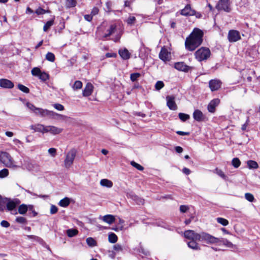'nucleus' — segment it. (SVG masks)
Segmentation results:
<instances>
[{
  "mask_svg": "<svg viewBox=\"0 0 260 260\" xmlns=\"http://www.w3.org/2000/svg\"><path fill=\"white\" fill-rule=\"evenodd\" d=\"M76 4V0H67L66 1V6L69 8L75 7Z\"/></svg>",
  "mask_w": 260,
  "mask_h": 260,
  "instance_id": "nucleus-49",
  "label": "nucleus"
},
{
  "mask_svg": "<svg viewBox=\"0 0 260 260\" xmlns=\"http://www.w3.org/2000/svg\"><path fill=\"white\" fill-rule=\"evenodd\" d=\"M0 87L3 88H12L14 87L13 82H0Z\"/></svg>",
  "mask_w": 260,
  "mask_h": 260,
  "instance_id": "nucleus-36",
  "label": "nucleus"
},
{
  "mask_svg": "<svg viewBox=\"0 0 260 260\" xmlns=\"http://www.w3.org/2000/svg\"><path fill=\"white\" fill-rule=\"evenodd\" d=\"M49 118L58 119H64L67 118V116L51 111Z\"/></svg>",
  "mask_w": 260,
  "mask_h": 260,
  "instance_id": "nucleus-25",
  "label": "nucleus"
},
{
  "mask_svg": "<svg viewBox=\"0 0 260 260\" xmlns=\"http://www.w3.org/2000/svg\"><path fill=\"white\" fill-rule=\"evenodd\" d=\"M31 73L33 76L38 77L40 80L43 81L48 80L49 78V75L47 73L42 71L41 69L38 67L34 68L31 70Z\"/></svg>",
  "mask_w": 260,
  "mask_h": 260,
  "instance_id": "nucleus-8",
  "label": "nucleus"
},
{
  "mask_svg": "<svg viewBox=\"0 0 260 260\" xmlns=\"http://www.w3.org/2000/svg\"><path fill=\"white\" fill-rule=\"evenodd\" d=\"M54 24V20L52 19L51 20H49L47 21L43 27V30L44 31H47L48 30V29H50L51 26H52Z\"/></svg>",
  "mask_w": 260,
  "mask_h": 260,
  "instance_id": "nucleus-37",
  "label": "nucleus"
},
{
  "mask_svg": "<svg viewBox=\"0 0 260 260\" xmlns=\"http://www.w3.org/2000/svg\"><path fill=\"white\" fill-rule=\"evenodd\" d=\"M52 106L56 110L58 111H61L64 109V106L58 103L54 104Z\"/></svg>",
  "mask_w": 260,
  "mask_h": 260,
  "instance_id": "nucleus-51",
  "label": "nucleus"
},
{
  "mask_svg": "<svg viewBox=\"0 0 260 260\" xmlns=\"http://www.w3.org/2000/svg\"><path fill=\"white\" fill-rule=\"evenodd\" d=\"M159 57L164 61H169L171 58V52L165 47H162L159 54Z\"/></svg>",
  "mask_w": 260,
  "mask_h": 260,
  "instance_id": "nucleus-13",
  "label": "nucleus"
},
{
  "mask_svg": "<svg viewBox=\"0 0 260 260\" xmlns=\"http://www.w3.org/2000/svg\"><path fill=\"white\" fill-rule=\"evenodd\" d=\"M0 162L5 167L12 169H17L20 168V166L16 164L12 156L7 152H0Z\"/></svg>",
  "mask_w": 260,
  "mask_h": 260,
  "instance_id": "nucleus-2",
  "label": "nucleus"
},
{
  "mask_svg": "<svg viewBox=\"0 0 260 260\" xmlns=\"http://www.w3.org/2000/svg\"><path fill=\"white\" fill-rule=\"evenodd\" d=\"M117 236L114 233H111L108 236V240L110 243H115L117 241Z\"/></svg>",
  "mask_w": 260,
  "mask_h": 260,
  "instance_id": "nucleus-34",
  "label": "nucleus"
},
{
  "mask_svg": "<svg viewBox=\"0 0 260 260\" xmlns=\"http://www.w3.org/2000/svg\"><path fill=\"white\" fill-rule=\"evenodd\" d=\"M22 169L34 173L41 171V167L39 164L30 161L25 162L22 166Z\"/></svg>",
  "mask_w": 260,
  "mask_h": 260,
  "instance_id": "nucleus-9",
  "label": "nucleus"
},
{
  "mask_svg": "<svg viewBox=\"0 0 260 260\" xmlns=\"http://www.w3.org/2000/svg\"><path fill=\"white\" fill-rule=\"evenodd\" d=\"M119 54L123 59H127L130 57V53L126 49L119 50Z\"/></svg>",
  "mask_w": 260,
  "mask_h": 260,
  "instance_id": "nucleus-26",
  "label": "nucleus"
},
{
  "mask_svg": "<svg viewBox=\"0 0 260 260\" xmlns=\"http://www.w3.org/2000/svg\"><path fill=\"white\" fill-rule=\"evenodd\" d=\"M113 249L116 252H120V251H122L123 250L122 246L119 244H117L114 245L113 246Z\"/></svg>",
  "mask_w": 260,
  "mask_h": 260,
  "instance_id": "nucleus-55",
  "label": "nucleus"
},
{
  "mask_svg": "<svg viewBox=\"0 0 260 260\" xmlns=\"http://www.w3.org/2000/svg\"><path fill=\"white\" fill-rule=\"evenodd\" d=\"M193 117L197 121H204L205 116L202 112L198 109L195 110L193 113Z\"/></svg>",
  "mask_w": 260,
  "mask_h": 260,
  "instance_id": "nucleus-19",
  "label": "nucleus"
},
{
  "mask_svg": "<svg viewBox=\"0 0 260 260\" xmlns=\"http://www.w3.org/2000/svg\"><path fill=\"white\" fill-rule=\"evenodd\" d=\"M210 49L205 47L199 48L194 53L195 57L199 61L206 60L210 57Z\"/></svg>",
  "mask_w": 260,
  "mask_h": 260,
  "instance_id": "nucleus-3",
  "label": "nucleus"
},
{
  "mask_svg": "<svg viewBox=\"0 0 260 260\" xmlns=\"http://www.w3.org/2000/svg\"><path fill=\"white\" fill-rule=\"evenodd\" d=\"M200 236V241H204L206 243L209 244H216L219 246L220 245L219 244L220 241H221L220 238H216L206 233H201Z\"/></svg>",
  "mask_w": 260,
  "mask_h": 260,
  "instance_id": "nucleus-5",
  "label": "nucleus"
},
{
  "mask_svg": "<svg viewBox=\"0 0 260 260\" xmlns=\"http://www.w3.org/2000/svg\"><path fill=\"white\" fill-rule=\"evenodd\" d=\"M232 165L236 168H238L241 165V161L238 158H234L232 161Z\"/></svg>",
  "mask_w": 260,
  "mask_h": 260,
  "instance_id": "nucleus-45",
  "label": "nucleus"
},
{
  "mask_svg": "<svg viewBox=\"0 0 260 260\" xmlns=\"http://www.w3.org/2000/svg\"><path fill=\"white\" fill-rule=\"evenodd\" d=\"M48 152L51 156L54 157L56 154V149L54 148H51L48 149Z\"/></svg>",
  "mask_w": 260,
  "mask_h": 260,
  "instance_id": "nucleus-56",
  "label": "nucleus"
},
{
  "mask_svg": "<svg viewBox=\"0 0 260 260\" xmlns=\"http://www.w3.org/2000/svg\"><path fill=\"white\" fill-rule=\"evenodd\" d=\"M178 116L180 120H181L182 121H185L190 118L189 115L182 113H179Z\"/></svg>",
  "mask_w": 260,
  "mask_h": 260,
  "instance_id": "nucleus-43",
  "label": "nucleus"
},
{
  "mask_svg": "<svg viewBox=\"0 0 260 260\" xmlns=\"http://www.w3.org/2000/svg\"><path fill=\"white\" fill-rule=\"evenodd\" d=\"M7 198H3L0 196V211H4L6 208Z\"/></svg>",
  "mask_w": 260,
  "mask_h": 260,
  "instance_id": "nucleus-32",
  "label": "nucleus"
},
{
  "mask_svg": "<svg viewBox=\"0 0 260 260\" xmlns=\"http://www.w3.org/2000/svg\"><path fill=\"white\" fill-rule=\"evenodd\" d=\"M20 203L21 202L18 199L7 198L6 209L12 214L16 215L17 214L16 207L20 205Z\"/></svg>",
  "mask_w": 260,
  "mask_h": 260,
  "instance_id": "nucleus-4",
  "label": "nucleus"
},
{
  "mask_svg": "<svg viewBox=\"0 0 260 260\" xmlns=\"http://www.w3.org/2000/svg\"><path fill=\"white\" fill-rule=\"evenodd\" d=\"M9 174V170L7 169H3L0 171V178L7 177Z\"/></svg>",
  "mask_w": 260,
  "mask_h": 260,
  "instance_id": "nucleus-42",
  "label": "nucleus"
},
{
  "mask_svg": "<svg viewBox=\"0 0 260 260\" xmlns=\"http://www.w3.org/2000/svg\"><path fill=\"white\" fill-rule=\"evenodd\" d=\"M26 105L29 109L34 112L36 115L42 117V113L43 109L37 108L34 105L29 103H27Z\"/></svg>",
  "mask_w": 260,
  "mask_h": 260,
  "instance_id": "nucleus-21",
  "label": "nucleus"
},
{
  "mask_svg": "<svg viewBox=\"0 0 260 260\" xmlns=\"http://www.w3.org/2000/svg\"><path fill=\"white\" fill-rule=\"evenodd\" d=\"M63 129L54 125H46L45 133H49L53 135L60 134Z\"/></svg>",
  "mask_w": 260,
  "mask_h": 260,
  "instance_id": "nucleus-14",
  "label": "nucleus"
},
{
  "mask_svg": "<svg viewBox=\"0 0 260 260\" xmlns=\"http://www.w3.org/2000/svg\"><path fill=\"white\" fill-rule=\"evenodd\" d=\"M142 76L143 75L140 73H135L132 74L130 77L132 81H135L137 80H141Z\"/></svg>",
  "mask_w": 260,
  "mask_h": 260,
  "instance_id": "nucleus-33",
  "label": "nucleus"
},
{
  "mask_svg": "<svg viewBox=\"0 0 260 260\" xmlns=\"http://www.w3.org/2000/svg\"><path fill=\"white\" fill-rule=\"evenodd\" d=\"M50 12V11L49 10H45L43 9H42V8H38L36 10V12L35 13L37 14V15H42V14H45V13H49Z\"/></svg>",
  "mask_w": 260,
  "mask_h": 260,
  "instance_id": "nucleus-48",
  "label": "nucleus"
},
{
  "mask_svg": "<svg viewBox=\"0 0 260 260\" xmlns=\"http://www.w3.org/2000/svg\"><path fill=\"white\" fill-rule=\"evenodd\" d=\"M216 221L218 223H219L223 226H226L229 223V221L227 219L222 218V217L217 218Z\"/></svg>",
  "mask_w": 260,
  "mask_h": 260,
  "instance_id": "nucleus-40",
  "label": "nucleus"
},
{
  "mask_svg": "<svg viewBox=\"0 0 260 260\" xmlns=\"http://www.w3.org/2000/svg\"><path fill=\"white\" fill-rule=\"evenodd\" d=\"M200 235L201 234L197 233L192 230H187L184 233V237L190 240H198L200 241Z\"/></svg>",
  "mask_w": 260,
  "mask_h": 260,
  "instance_id": "nucleus-11",
  "label": "nucleus"
},
{
  "mask_svg": "<svg viewBox=\"0 0 260 260\" xmlns=\"http://www.w3.org/2000/svg\"><path fill=\"white\" fill-rule=\"evenodd\" d=\"M209 86L211 91H216L220 88L221 82H209Z\"/></svg>",
  "mask_w": 260,
  "mask_h": 260,
  "instance_id": "nucleus-27",
  "label": "nucleus"
},
{
  "mask_svg": "<svg viewBox=\"0 0 260 260\" xmlns=\"http://www.w3.org/2000/svg\"><path fill=\"white\" fill-rule=\"evenodd\" d=\"M247 165L249 169H257L258 167L257 163L253 160H248Z\"/></svg>",
  "mask_w": 260,
  "mask_h": 260,
  "instance_id": "nucleus-41",
  "label": "nucleus"
},
{
  "mask_svg": "<svg viewBox=\"0 0 260 260\" xmlns=\"http://www.w3.org/2000/svg\"><path fill=\"white\" fill-rule=\"evenodd\" d=\"M188 209V207L185 205H181L180 207V211L182 213L186 212Z\"/></svg>",
  "mask_w": 260,
  "mask_h": 260,
  "instance_id": "nucleus-61",
  "label": "nucleus"
},
{
  "mask_svg": "<svg viewBox=\"0 0 260 260\" xmlns=\"http://www.w3.org/2000/svg\"><path fill=\"white\" fill-rule=\"evenodd\" d=\"M203 32L201 29L195 28L189 36L186 39L185 45L189 51H193L203 42Z\"/></svg>",
  "mask_w": 260,
  "mask_h": 260,
  "instance_id": "nucleus-1",
  "label": "nucleus"
},
{
  "mask_svg": "<svg viewBox=\"0 0 260 260\" xmlns=\"http://www.w3.org/2000/svg\"><path fill=\"white\" fill-rule=\"evenodd\" d=\"M72 87L74 90H78L81 89L82 87V82H74Z\"/></svg>",
  "mask_w": 260,
  "mask_h": 260,
  "instance_id": "nucleus-50",
  "label": "nucleus"
},
{
  "mask_svg": "<svg viewBox=\"0 0 260 260\" xmlns=\"http://www.w3.org/2000/svg\"><path fill=\"white\" fill-rule=\"evenodd\" d=\"M245 198L246 199V200L250 202H252L254 200V196L251 193L247 192L245 193Z\"/></svg>",
  "mask_w": 260,
  "mask_h": 260,
  "instance_id": "nucleus-46",
  "label": "nucleus"
},
{
  "mask_svg": "<svg viewBox=\"0 0 260 260\" xmlns=\"http://www.w3.org/2000/svg\"><path fill=\"white\" fill-rule=\"evenodd\" d=\"M167 105L171 110H176L177 106L175 101V97L172 95H168L166 96Z\"/></svg>",
  "mask_w": 260,
  "mask_h": 260,
  "instance_id": "nucleus-15",
  "label": "nucleus"
},
{
  "mask_svg": "<svg viewBox=\"0 0 260 260\" xmlns=\"http://www.w3.org/2000/svg\"><path fill=\"white\" fill-rule=\"evenodd\" d=\"M134 200H136L137 203L139 205L143 204L144 203V200L143 199L139 198L136 196L134 197Z\"/></svg>",
  "mask_w": 260,
  "mask_h": 260,
  "instance_id": "nucleus-58",
  "label": "nucleus"
},
{
  "mask_svg": "<svg viewBox=\"0 0 260 260\" xmlns=\"http://www.w3.org/2000/svg\"><path fill=\"white\" fill-rule=\"evenodd\" d=\"M77 154V150L72 149L68 152L64 160V167L66 169H69L73 164L74 159Z\"/></svg>",
  "mask_w": 260,
  "mask_h": 260,
  "instance_id": "nucleus-6",
  "label": "nucleus"
},
{
  "mask_svg": "<svg viewBox=\"0 0 260 260\" xmlns=\"http://www.w3.org/2000/svg\"><path fill=\"white\" fill-rule=\"evenodd\" d=\"M220 240L221 241H220L219 243L220 245H223L228 248H234V245H233V244L232 242L228 241L227 239L221 238Z\"/></svg>",
  "mask_w": 260,
  "mask_h": 260,
  "instance_id": "nucleus-29",
  "label": "nucleus"
},
{
  "mask_svg": "<svg viewBox=\"0 0 260 260\" xmlns=\"http://www.w3.org/2000/svg\"><path fill=\"white\" fill-rule=\"evenodd\" d=\"M99 9H98V8H96V7H94V8L92 9V11H91V15L92 16H94V15H95L98 14V13H99Z\"/></svg>",
  "mask_w": 260,
  "mask_h": 260,
  "instance_id": "nucleus-63",
  "label": "nucleus"
},
{
  "mask_svg": "<svg viewBox=\"0 0 260 260\" xmlns=\"http://www.w3.org/2000/svg\"><path fill=\"white\" fill-rule=\"evenodd\" d=\"M18 87L20 90H21L22 91H23L25 93L29 92V89L27 87L23 85L18 84Z\"/></svg>",
  "mask_w": 260,
  "mask_h": 260,
  "instance_id": "nucleus-54",
  "label": "nucleus"
},
{
  "mask_svg": "<svg viewBox=\"0 0 260 260\" xmlns=\"http://www.w3.org/2000/svg\"><path fill=\"white\" fill-rule=\"evenodd\" d=\"M46 125L37 123L31 125L29 127L34 132H39L43 134H45Z\"/></svg>",
  "mask_w": 260,
  "mask_h": 260,
  "instance_id": "nucleus-16",
  "label": "nucleus"
},
{
  "mask_svg": "<svg viewBox=\"0 0 260 260\" xmlns=\"http://www.w3.org/2000/svg\"><path fill=\"white\" fill-rule=\"evenodd\" d=\"M219 103L220 100L218 99H215L211 101L207 107L208 111L210 113H214L216 107L219 105Z\"/></svg>",
  "mask_w": 260,
  "mask_h": 260,
  "instance_id": "nucleus-17",
  "label": "nucleus"
},
{
  "mask_svg": "<svg viewBox=\"0 0 260 260\" xmlns=\"http://www.w3.org/2000/svg\"><path fill=\"white\" fill-rule=\"evenodd\" d=\"M16 221L19 223H26V219L25 218L22 216L17 217L16 218Z\"/></svg>",
  "mask_w": 260,
  "mask_h": 260,
  "instance_id": "nucleus-53",
  "label": "nucleus"
},
{
  "mask_svg": "<svg viewBox=\"0 0 260 260\" xmlns=\"http://www.w3.org/2000/svg\"><path fill=\"white\" fill-rule=\"evenodd\" d=\"M216 8L218 10H223L226 12H230L231 8L229 0H219Z\"/></svg>",
  "mask_w": 260,
  "mask_h": 260,
  "instance_id": "nucleus-10",
  "label": "nucleus"
},
{
  "mask_svg": "<svg viewBox=\"0 0 260 260\" xmlns=\"http://www.w3.org/2000/svg\"><path fill=\"white\" fill-rule=\"evenodd\" d=\"M198 240H190L187 243L188 246L193 250H200V247L199 244L197 243Z\"/></svg>",
  "mask_w": 260,
  "mask_h": 260,
  "instance_id": "nucleus-24",
  "label": "nucleus"
},
{
  "mask_svg": "<svg viewBox=\"0 0 260 260\" xmlns=\"http://www.w3.org/2000/svg\"><path fill=\"white\" fill-rule=\"evenodd\" d=\"M164 86V82H156L155 85V89L160 90Z\"/></svg>",
  "mask_w": 260,
  "mask_h": 260,
  "instance_id": "nucleus-60",
  "label": "nucleus"
},
{
  "mask_svg": "<svg viewBox=\"0 0 260 260\" xmlns=\"http://www.w3.org/2000/svg\"><path fill=\"white\" fill-rule=\"evenodd\" d=\"M215 172L218 176H219L220 177H221L223 179H224V180L227 179L226 176L224 174V172L222 170L216 169L215 170Z\"/></svg>",
  "mask_w": 260,
  "mask_h": 260,
  "instance_id": "nucleus-47",
  "label": "nucleus"
},
{
  "mask_svg": "<svg viewBox=\"0 0 260 260\" xmlns=\"http://www.w3.org/2000/svg\"><path fill=\"white\" fill-rule=\"evenodd\" d=\"M100 219H102L103 221L106 223L111 224L113 223L115 220V217L110 214L106 215L104 216H100Z\"/></svg>",
  "mask_w": 260,
  "mask_h": 260,
  "instance_id": "nucleus-22",
  "label": "nucleus"
},
{
  "mask_svg": "<svg viewBox=\"0 0 260 260\" xmlns=\"http://www.w3.org/2000/svg\"><path fill=\"white\" fill-rule=\"evenodd\" d=\"M174 67L176 69L180 71L187 72L190 67L186 65L183 62H178L174 64Z\"/></svg>",
  "mask_w": 260,
  "mask_h": 260,
  "instance_id": "nucleus-18",
  "label": "nucleus"
},
{
  "mask_svg": "<svg viewBox=\"0 0 260 260\" xmlns=\"http://www.w3.org/2000/svg\"><path fill=\"white\" fill-rule=\"evenodd\" d=\"M57 211L58 208H57L56 206L53 205L51 206L50 212L51 214H54L56 213L57 212Z\"/></svg>",
  "mask_w": 260,
  "mask_h": 260,
  "instance_id": "nucleus-59",
  "label": "nucleus"
},
{
  "mask_svg": "<svg viewBox=\"0 0 260 260\" xmlns=\"http://www.w3.org/2000/svg\"><path fill=\"white\" fill-rule=\"evenodd\" d=\"M86 241L87 244H88V245L89 246L94 247V246H96V245H97L96 242L92 238H91V237L87 238L86 239Z\"/></svg>",
  "mask_w": 260,
  "mask_h": 260,
  "instance_id": "nucleus-38",
  "label": "nucleus"
},
{
  "mask_svg": "<svg viewBox=\"0 0 260 260\" xmlns=\"http://www.w3.org/2000/svg\"><path fill=\"white\" fill-rule=\"evenodd\" d=\"M93 86L90 82H88L83 91V95L88 96L90 95L93 91Z\"/></svg>",
  "mask_w": 260,
  "mask_h": 260,
  "instance_id": "nucleus-20",
  "label": "nucleus"
},
{
  "mask_svg": "<svg viewBox=\"0 0 260 260\" xmlns=\"http://www.w3.org/2000/svg\"><path fill=\"white\" fill-rule=\"evenodd\" d=\"M27 205L23 204L18 207L17 213L18 212L20 214L24 215L27 212Z\"/></svg>",
  "mask_w": 260,
  "mask_h": 260,
  "instance_id": "nucleus-28",
  "label": "nucleus"
},
{
  "mask_svg": "<svg viewBox=\"0 0 260 260\" xmlns=\"http://www.w3.org/2000/svg\"><path fill=\"white\" fill-rule=\"evenodd\" d=\"M78 231L75 229H69L67 231V234L69 237H73L77 235Z\"/></svg>",
  "mask_w": 260,
  "mask_h": 260,
  "instance_id": "nucleus-35",
  "label": "nucleus"
},
{
  "mask_svg": "<svg viewBox=\"0 0 260 260\" xmlns=\"http://www.w3.org/2000/svg\"><path fill=\"white\" fill-rule=\"evenodd\" d=\"M70 199L67 197H66L59 201L58 205L60 207H66L70 204Z\"/></svg>",
  "mask_w": 260,
  "mask_h": 260,
  "instance_id": "nucleus-30",
  "label": "nucleus"
},
{
  "mask_svg": "<svg viewBox=\"0 0 260 260\" xmlns=\"http://www.w3.org/2000/svg\"><path fill=\"white\" fill-rule=\"evenodd\" d=\"M100 184L103 187L109 188H111L113 185L112 181L108 179H101L100 182Z\"/></svg>",
  "mask_w": 260,
  "mask_h": 260,
  "instance_id": "nucleus-23",
  "label": "nucleus"
},
{
  "mask_svg": "<svg viewBox=\"0 0 260 260\" xmlns=\"http://www.w3.org/2000/svg\"><path fill=\"white\" fill-rule=\"evenodd\" d=\"M131 165L133 167H135V168H136L137 170H138L139 171H143L144 170V169L143 166H142L140 164L134 161H132L131 162Z\"/></svg>",
  "mask_w": 260,
  "mask_h": 260,
  "instance_id": "nucleus-44",
  "label": "nucleus"
},
{
  "mask_svg": "<svg viewBox=\"0 0 260 260\" xmlns=\"http://www.w3.org/2000/svg\"><path fill=\"white\" fill-rule=\"evenodd\" d=\"M42 117H49V116H50V111H49L47 109H43V111H42Z\"/></svg>",
  "mask_w": 260,
  "mask_h": 260,
  "instance_id": "nucleus-57",
  "label": "nucleus"
},
{
  "mask_svg": "<svg viewBox=\"0 0 260 260\" xmlns=\"http://www.w3.org/2000/svg\"><path fill=\"white\" fill-rule=\"evenodd\" d=\"M45 58L49 61L54 62L55 59L54 54L52 52H48L45 56Z\"/></svg>",
  "mask_w": 260,
  "mask_h": 260,
  "instance_id": "nucleus-39",
  "label": "nucleus"
},
{
  "mask_svg": "<svg viewBox=\"0 0 260 260\" xmlns=\"http://www.w3.org/2000/svg\"><path fill=\"white\" fill-rule=\"evenodd\" d=\"M1 225L4 228H8L10 226V223L6 220H2Z\"/></svg>",
  "mask_w": 260,
  "mask_h": 260,
  "instance_id": "nucleus-62",
  "label": "nucleus"
},
{
  "mask_svg": "<svg viewBox=\"0 0 260 260\" xmlns=\"http://www.w3.org/2000/svg\"><path fill=\"white\" fill-rule=\"evenodd\" d=\"M228 39L230 42H235L241 39L239 32L236 30H231L228 33Z\"/></svg>",
  "mask_w": 260,
  "mask_h": 260,
  "instance_id": "nucleus-12",
  "label": "nucleus"
},
{
  "mask_svg": "<svg viewBox=\"0 0 260 260\" xmlns=\"http://www.w3.org/2000/svg\"><path fill=\"white\" fill-rule=\"evenodd\" d=\"M112 4L111 2H107L106 4V11L110 12L111 9Z\"/></svg>",
  "mask_w": 260,
  "mask_h": 260,
  "instance_id": "nucleus-64",
  "label": "nucleus"
},
{
  "mask_svg": "<svg viewBox=\"0 0 260 260\" xmlns=\"http://www.w3.org/2000/svg\"><path fill=\"white\" fill-rule=\"evenodd\" d=\"M180 14L184 16H195L197 18H200L202 16L200 12H197L192 9L190 5H187L184 9L181 10Z\"/></svg>",
  "mask_w": 260,
  "mask_h": 260,
  "instance_id": "nucleus-7",
  "label": "nucleus"
},
{
  "mask_svg": "<svg viewBox=\"0 0 260 260\" xmlns=\"http://www.w3.org/2000/svg\"><path fill=\"white\" fill-rule=\"evenodd\" d=\"M136 22V18L134 16H129L126 20V22L128 25H133Z\"/></svg>",
  "mask_w": 260,
  "mask_h": 260,
  "instance_id": "nucleus-52",
  "label": "nucleus"
},
{
  "mask_svg": "<svg viewBox=\"0 0 260 260\" xmlns=\"http://www.w3.org/2000/svg\"><path fill=\"white\" fill-rule=\"evenodd\" d=\"M116 27V25L115 24H111L109 26V28L107 30V31L108 32V34H105L103 37L106 38L108 36H110L112 34H113L115 32V29Z\"/></svg>",
  "mask_w": 260,
  "mask_h": 260,
  "instance_id": "nucleus-31",
  "label": "nucleus"
}]
</instances>
